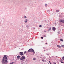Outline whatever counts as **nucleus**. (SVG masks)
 Returning <instances> with one entry per match:
<instances>
[{
  "mask_svg": "<svg viewBox=\"0 0 64 64\" xmlns=\"http://www.w3.org/2000/svg\"><path fill=\"white\" fill-rule=\"evenodd\" d=\"M24 59H25V56H22V57L20 58V60H22Z\"/></svg>",
  "mask_w": 64,
  "mask_h": 64,
  "instance_id": "nucleus-3",
  "label": "nucleus"
},
{
  "mask_svg": "<svg viewBox=\"0 0 64 64\" xmlns=\"http://www.w3.org/2000/svg\"><path fill=\"white\" fill-rule=\"evenodd\" d=\"M44 37H46V36H45V35L44 36H43Z\"/></svg>",
  "mask_w": 64,
  "mask_h": 64,
  "instance_id": "nucleus-23",
  "label": "nucleus"
},
{
  "mask_svg": "<svg viewBox=\"0 0 64 64\" xmlns=\"http://www.w3.org/2000/svg\"><path fill=\"white\" fill-rule=\"evenodd\" d=\"M55 24H56V23H55Z\"/></svg>",
  "mask_w": 64,
  "mask_h": 64,
  "instance_id": "nucleus-31",
  "label": "nucleus"
},
{
  "mask_svg": "<svg viewBox=\"0 0 64 64\" xmlns=\"http://www.w3.org/2000/svg\"><path fill=\"white\" fill-rule=\"evenodd\" d=\"M45 5H46V7H47V6H48V5L46 4Z\"/></svg>",
  "mask_w": 64,
  "mask_h": 64,
  "instance_id": "nucleus-14",
  "label": "nucleus"
},
{
  "mask_svg": "<svg viewBox=\"0 0 64 64\" xmlns=\"http://www.w3.org/2000/svg\"><path fill=\"white\" fill-rule=\"evenodd\" d=\"M28 52H33L34 54H35V52L34 51V50L32 48H30V50H28Z\"/></svg>",
  "mask_w": 64,
  "mask_h": 64,
  "instance_id": "nucleus-2",
  "label": "nucleus"
},
{
  "mask_svg": "<svg viewBox=\"0 0 64 64\" xmlns=\"http://www.w3.org/2000/svg\"><path fill=\"white\" fill-rule=\"evenodd\" d=\"M39 27H42V25H40L39 26Z\"/></svg>",
  "mask_w": 64,
  "mask_h": 64,
  "instance_id": "nucleus-15",
  "label": "nucleus"
},
{
  "mask_svg": "<svg viewBox=\"0 0 64 64\" xmlns=\"http://www.w3.org/2000/svg\"><path fill=\"white\" fill-rule=\"evenodd\" d=\"M2 64H7L6 63L7 62H7V56L4 55V56L3 57L2 60Z\"/></svg>",
  "mask_w": 64,
  "mask_h": 64,
  "instance_id": "nucleus-1",
  "label": "nucleus"
},
{
  "mask_svg": "<svg viewBox=\"0 0 64 64\" xmlns=\"http://www.w3.org/2000/svg\"><path fill=\"white\" fill-rule=\"evenodd\" d=\"M62 59H64V57L63 56L62 57Z\"/></svg>",
  "mask_w": 64,
  "mask_h": 64,
  "instance_id": "nucleus-17",
  "label": "nucleus"
},
{
  "mask_svg": "<svg viewBox=\"0 0 64 64\" xmlns=\"http://www.w3.org/2000/svg\"><path fill=\"white\" fill-rule=\"evenodd\" d=\"M62 23H64V20H62Z\"/></svg>",
  "mask_w": 64,
  "mask_h": 64,
  "instance_id": "nucleus-20",
  "label": "nucleus"
},
{
  "mask_svg": "<svg viewBox=\"0 0 64 64\" xmlns=\"http://www.w3.org/2000/svg\"><path fill=\"white\" fill-rule=\"evenodd\" d=\"M10 64H13V63H10Z\"/></svg>",
  "mask_w": 64,
  "mask_h": 64,
  "instance_id": "nucleus-26",
  "label": "nucleus"
},
{
  "mask_svg": "<svg viewBox=\"0 0 64 64\" xmlns=\"http://www.w3.org/2000/svg\"><path fill=\"white\" fill-rule=\"evenodd\" d=\"M60 41H62H62H63V40L62 39H60Z\"/></svg>",
  "mask_w": 64,
  "mask_h": 64,
  "instance_id": "nucleus-18",
  "label": "nucleus"
},
{
  "mask_svg": "<svg viewBox=\"0 0 64 64\" xmlns=\"http://www.w3.org/2000/svg\"><path fill=\"white\" fill-rule=\"evenodd\" d=\"M59 10H56V12H59Z\"/></svg>",
  "mask_w": 64,
  "mask_h": 64,
  "instance_id": "nucleus-11",
  "label": "nucleus"
},
{
  "mask_svg": "<svg viewBox=\"0 0 64 64\" xmlns=\"http://www.w3.org/2000/svg\"><path fill=\"white\" fill-rule=\"evenodd\" d=\"M26 21H25V23H27V21H28V20H25Z\"/></svg>",
  "mask_w": 64,
  "mask_h": 64,
  "instance_id": "nucleus-8",
  "label": "nucleus"
},
{
  "mask_svg": "<svg viewBox=\"0 0 64 64\" xmlns=\"http://www.w3.org/2000/svg\"><path fill=\"white\" fill-rule=\"evenodd\" d=\"M62 21L63 20H60V22H62Z\"/></svg>",
  "mask_w": 64,
  "mask_h": 64,
  "instance_id": "nucleus-13",
  "label": "nucleus"
},
{
  "mask_svg": "<svg viewBox=\"0 0 64 64\" xmlns=\"http://www.w3.org/2000/svg\"><path fill=\"white\" fill-rule=\"evenodd\" d=\"M52 29L53 31H55V30H56V28H55V27H53L52 28Z\"/></svg>",
  "mask_w": 64,
  "mask_h": 64,
  "instance_id": "nucleus-5",
  "label": "nucleus"
},
{
  "mask_svg": "<svg viewBox=\"0 0 64 64\" xmlns=\"http://www.w3.org/2000/svg\"><path fill=\"white\" fill-rule=\"evenodd\" d=\"M47 44V43H46V44Z\"/></svg>",
  "mask_w": 64,
  "mask_h": 64,
  "instance_id": "nucleus-28",
  "label": "nucleus"
},
{
  "mask_svg": "<svg viewBox=\"0 0 64 64\" xmlns=\"http://www.w3.org/2000/svg\"><path fill=\"white\" fill-rule=\"evenodd\" d=\"M20 55L21 56H22L23 55H24V54H23V52H20Z\"/></svg>",
  "mask_w": 64,
  "mask_h": 64,
  "instance_id": "nucleus-4",
  "label": "nucleus"
},
{
  "mask_svg": "<svg viewBox=\"0 0 64 64\" xmlns=\"http://www.w3.org/2000/svg\"><path fill=\"white\" fill-rule=\"evenodd\" d=\"M33 60H36V58H33Z\"/></svg>",
  "mask_w": 64,
  "mask_h": 64,
  "instance_id": "nucleus-9",
  "label": "nucleus"
},
{
  "mask_svg": "<svg viewBox=\"0 0 64 64\" xmlns=\"http://www.w3.org/2000/svg\"><path fill=\"white\" fill-rule=\"evenodd\" d=\"M49 30L50 31L51 30V28H49Z\"/></svg>",
  "mask_w": 64,
  "mask_h": 64,
  "instance_id": "nucleus-16",
  "label": "nucleus"
},
{
  "mask_svg": "<svg viewBox=\"0 0 64 64\" xmlns=\"http://www.w3.org/2000/svg\"><path fill=\"white\" fill-rule=\"evenodd\" d=\"M60 62L62 63H63L64 64V62Z\"/></svg>",
  "mask_w": 64,
  "mask_h": 64,
  "instance_id": "nucleus-19",
  "label": "nucleus"
},
{
  "mask_svg": "<svg viewBox=\"0 0 64 64\" xmlns=\"http://www.w3.org/2000/svg\"><path fill=\"white\" fill-rule=\"evenodd\" d=\"M54 64H56V63L54 62Z\"/></svg>",
  "mask_w": 64,
  "mask_h": 64,
  "instance_id": "nucleus-22",
  "label": "nucleus"
},
{
  "mask_svg": "<svg viewBox=\"0 0 64 64\" xmlns=\"http://www.w3.org/2000/svg\"><path fill=\"white\" fill-rule=\"evenodd\" d=\"M49 62L50 63V64H51V62H50V61Z\"/></svg>",
  "mask_w": 64,
  "mask_h": 64,
  "instance_id": "nucleus-27",
  "label": "nucleus"
},
{
  "mask_svg": "<svg viewBox=\"0 0 64 64\" xmlns=\"http://www.w3.org/2000/svg\"><path fill=\"white\" fill-rule=\"evenodd\" d=\"M24 18H27V17L26 16H24Z\"/></svg>",
  "mask_w": 64,
  "mask_h": 64,
  "instance_id": "nucleus-21",
  "label": "nucleus"
},
{
  "mask_svg": "<svg viewBox=\"0 0 64 64\" xmlns=\"http://www.w3.org/2000/svg\"><path fill=\"white\" fill-rule=\"evenodd\" d=\"M63 60H64V59H63Z\"/></svg>",
  "mask_w": 64,
  "mask_h": 64,
  "instance_id": "nucleus-29",
  "label": "nucleus"
},
{
  "mask_svg": "<svg viewBox=\"0 0 64 64\" xmlns=\"http://www.w3.org/2000/svg\"><path fill=\"white\" fill-rule=\"evenodd\" d=\"M63 61V60L61 59L60 60V62H62Z\"/></svg>",
  "mask_w": 64,
  "mask_h": 64,
  "instance_id": "nucleus-10",
  "label": "nucleus"
},
{
  "mask_svg": "<svg viewBox=\"0 0 64 64\" xmlns=\"http://www.w3.org/2000/svg\"><path fill=\"white\" fill-rule=\"evenodd\" d=\"M57 46L58 48H61V47L57 45Z\"/></svg>",
  "mask_w": 64,
  "mask_h": 64,
  "instance_id": "nucleus-7",
  "label": "nucleus"
},
{
  "mask_svg": "<svg viewBox=\"0 0 64 64\" xmlns=\"http://www.w3.org/2000/svg\"><path fill=\"white\" fill-rule=\"evenodd\" d=\"M41 39H43V37H41Z\"/></svg>",
  "mask_w": 64,
  "mask_h": 64,
  "instance_id": "nucleus-24",
  "label": "nucleus"
},
{
  "mask_svg": "<svg viewBox=\"0 0 64 64\" xmlns=\"http://www.w3.org/2000/svg\"><path fill=\"white\" fill-rule=\"evenodd\" d=\"M20 56H18L17 57V59H19V58H20Z\"/></svg>",
  "mask_w": 64,
  "mask_h": 64,
  "instance_id": "nucleus-6",
  "label": "nucleus"
},
{
  "mask_svg": "<svg viewBox=\"0 0 64 64\" xmlns=\"http://www.w3.org/2000/svg\"><path fill=\"white\" fill-rule=\"evenodd\" d=\"M61 47L63 48H64V45H62L61 46Z\"/></svg>",
  "mask_w": 64,
  "mask_h": 64,
  "instance_id": "nucleus-12",
  "label": "nucleus"
},
{
  "mask_svg": "<svg viewBox=\"0 0 64 64\" xmlns=\"http://www.w3.org/2000/svg\"><path fill=\"white\" fill-rule=\"evenodd\" d=\"M44 51H45V50H44Z\"/></svg>",
  "mask_w": 64,
  "mask_h": 64,
  "instance_id": "nucleus-30",
  "label": "nucleus"
},
{
  "mask_svg": "<svg viewBox=\"0 0 64 64\" xmlns=\"http://www.w3.org/2000/svg\"><path fill=\"white\" fill-rule=\"evenodd\" d=\"M26 53V52H24V54H25V53Z\"/></svg>",
  "mask_w": 64,
  "mask_h": 64,
  "instance_id": "nucleus-25",
  "label": "nucleus"
}]
</instances>
